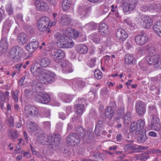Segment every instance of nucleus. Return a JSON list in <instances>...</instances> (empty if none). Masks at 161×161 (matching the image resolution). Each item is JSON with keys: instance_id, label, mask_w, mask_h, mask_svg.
<instances>
[{"instance_id": "obj_46", "label": "nucleus", "mask_w": 161, "mask_h": 161, "mask_svg": "<svg viewBox=\"0 0 161 161\" xmlns=\"http://www.w3.org/2000/svg\"><path fill=\"white\" fill-rule=\"evenodd\" d=\"M92 133L90 131H87V132L84 133L82 134V136L83 140H88L92 138Z\"/></svg>"}, {"instance_id": "obj_30", "label": "nucleus", "mask_w": 161, "mask_h": 161, "mask_svg": "<svg viewBox=\"0 0 161 161\" xmlns=\"http://www.w3.org/2000/svg\"><path fill=\"white\" fill-rule=\"evenodd\" d=\"M38 63L41 68L46 67L50 64L51 61L49 58L45 57L40 59Z\"/></svg>"}, {"instance_id": "obj_35", "label": "nucleus", "mask_w": 161, "mask_h": 161, "mask_svg": "<svg viewBox=\"0 0 161 161\" xmlns=\"http://www.w3.org/2000/svg\"><path fill=\"white\" fill-rule=\"evenodd\" d=\"M72 3L71 0H63L62 7L63 10H66L68 9L70 7Z\"/></svg>"}, {"instance_id": "obj_26", "label": "nucleus", "mask_w": 161, "mask_h": 161, "mask_svg": "<svg viewBox=\"0 0 161 161\" xmlns=\"http://www.w3.org/2000/svg\"><path fill=\"white\" fill-rule=\"evenodd\" d=\"M64 56V53L60 49H58L57 51H53L51 55L53 58H56L58 59L62 58Z\"/></svg>"}, {"instance_id": "obj_42", "label": "nucleus", "mask_w": 161, "mask_h": 161, "mask_svg": "<svg viewBox=\"0 0 161 161\" xmlns=\"http://www.w3.org/2000/svg\"><path fill=\"white\" fill-rule=\"evenodd\" d=\"M73 97L72 96L62 94L61 95V98L62 99L65 103H69L72 100Z\"/></svg>"}, {"instance_id": "obj_28", "label": "nucleus", "mask_w": 161, "mask_h": 161, "mask_svg": "<svg viewBox=\"0 0 161 161\" xmlns=\"http://www.w3.org/2000/svg\"><path fill=\"white\" fill-rule=\"evenodd\" d=\"M146 131H140L138 133L139 136L137 137V140L140 143H144L146 141L147 137L146 135Z\"/></svg>"}, {"instance_id": "obj_47", "label": "nucleus", "mask_w": 161, "mask_h": 161, "mask_svg": "<svg viewBox=\"0 0 161 161\" xmlns=\"http://www.w3.org/2000/svg\"><path fill=\"white\" fill-rule=\"evenodd\" d=\"M85 130V129L82 127L79 126L75 128L76 134L79 136L80 137L81 136V134L82 135V134L84 133Z\"/></svg>"}, {"instance_id": "obj_48", "label": "nucleus", "mask_w": 161, "mask_h": 161, "mask_svg": "<svg viewBox=\"0 0 161 161\" xmlns=\"http://www.w3.org/2000/svg\"><path fill=\"white\" fill-rule=\"evenodd\" d=\"M6 122L10 127H12L14 126L13 118L11 115L7 118Z\"/></svg>"}, {"instance_id": "obj_31", "label": "nucleus", "mask_w": 161, "mask_h": 161, "mask_svg": "<svg viewBox=\"0 0 161 161\" xmlns=\"http://www.w3.org/2000/svg\"><path fill=\"white\" fill-rule=\"evenodd\" d=\"M13 23V21L12 19L8 18L6 20L4 23L3 29L5 30L6 31H8Z\"/></svg>"}, {"instance_id": "obj_51", "label": "nucleus", "mask_w": 161, "mask_h": 161, "mask_svg": "<svg viewBox=\"0 0 161 161\" xmlns=\"http://www.w3.org/2000/svg\"><path fill=\"white\" fill-rule=\"evenodd\" d=\"M132 117V113L130 111H127L126 114L125 113L123 119L125 121L127 120L129 122L131 120Z\"/></svg>"}, {"instance_id": "obj_29", "label": "nucleus", "mask_w": 161, "mask_h": 161, "mask_svg": "<svg viewBox=\"0 0 161 161\" xmlns=\"http://www.w3.org/2000/svg\"><path fill=\"white\" fill-rule=\"evenodd\" d=\"M75 111L79 115H81L85 111L84 104H76L75 105Z\"/></svg>"}, {"instance_id": "obj_16", "label": "nucleus", "mask_w": 161, "mask_h": 161, "mask_svg": "<svg viewBox=\"0 0 161 161\" xmlns=\"http://www.w3.org/2000/svg\"><path fill=\"white\" fill-rule=\"evenodd\" d=\"M35 4L36 9L38 10L45 11L48 8L47 4L43 1L36 0Z\"/></svg>"}, {"instance_id": "obj_41", "label": "nucleus", "mask_w": 161, "mask_h": 161, "mask_svg": "<svg viewBox=\"0 0 161 161\" xmlns=\"http://www.w3.org/2000/svg\"><path fill=\"white\" fill-rule=\"evenodd\" d=\"M125 113V110L123 108H121L120 109L118 110V112L117 114V118H114V120L117 122H119V119L120 118L123 119V116Z\"/></svg>"}, {"instance_id": "obj_6", "label": "nucleus", "mask_w": 161, "mask_h": 161, "mask_svg": "<svg viewBox=\"0 0 161 161\" xmlns=\"http://www.w3.org/2000/svg\"><path fill=\"white\" fill-rule=\"evenodd\" d=\"M43 74H44V75L42 78V79H41V80L43 81L42 82L45 83H51L54 81L55 80V73L48 71L47 70L44 69L43 70Z\"/></svg>"}, {"instance_id": "obj_8", "label": "nucleus", "mask_w": 161, "mask_h": 161, "mask_svg": "<svg viewBox=\"0 0 161 161\" xmlns=\"http://www.w3.org/2000/svg\"><path fill=\"white\" fill-rule=\"evenodd\" d=\"M60 136L58 135L51 134L46 138V145H53L55 147L60 143Z\"/></svg>"}, {"instance_id": "obj_3", "label": "nucleus", "mask_w": 161, "mask_h": 161, "mask_svg": "<svg viewBox=\"0 0 161 161\" xmlns=\"http://www.w3.org/2000/svg\"><path fill=\"white\" fill-rule=\"evenodd\" d=\"M50 23V20L48 17L45 16L42 17L38 20L37 28L40 31L44 32L49 27Z\"/></svg>"}, {"instance_id": "obj_59", "label": "nucleus", "mask_w": 161, "mask_h": 161, "mask_svg": "<svg viewBox=\"0 0 161 161\" xmlns=\"http://www.w3.org/2000/svg\"><path fill=\"white\" fill-rule=\"evenodd\" d=\"M135 149H137L138 152H142L145 149H147L148 147L145 146H141L136 145L135 146Z\"/></svg>"}, {"instance_id": "obj_50", "label": "nucleus", "mask_w": 161, "mask_h": 161, "mask_svg": "<svg viewBox=\"0 0 161 161\" xmlns=\"http://www.w3.org/2000/svg\"><path fill=\"white\" fill-rule=\"evenodd\" d=\"M19 92L17 90L15 91H12L11 94L13 100L14 102L17 103L18 102V94Z\"/></svg>"}, {"instance_id": "obj_18", "label": "nucleus", "mask_w": 161, "mask_h": 161, "mask_svg": "<svg viewBox=\"0 0 161 161\" xmlns=\"http://www.w3.org/2000/svg\"><path fill=\"white\" fill-rule=\"evenodd\" d=\"M137 5V2L135 0L127 3L123 7V11L125 12H128L134 9Z\"/></svg>"}, {"instance_id": "obj_54", "label": "nucleus", "mask_w": 161, "mask_h": 161, "mask_svg": "<svg viewBox=\"0 0 161 161\" xmlns=\"http://www.w3.org/2000/svg\"><path fill=\"white\" fill-rule=\"evenodd\" d=\"M10 138L13 140L17 139L18 136L17 132L14 130H11L10 132Z\"/></svg>"}, {"instance_id": "obj_37", "label": "nucleus", "mask_w": 161, "mask_h": 161, "mask_svg": "<svg viewBox=\"0 0 161 161\" xmlns=\"http://www.w3.org/2000/svg\"><path fill=\"white\" fill-rule=\"evenodd\" d=\"M90 38L93 42L96 43H98L100 42V38L98 34L97 33H93L90 35Z\"/></svg>"}, {"instance_id": "obj_5", "label": "nucleus", "mask_w": 161, "mask_h": 161, "mask_svg": "<svg viewBox=\"0 0 161 161\" xmlns=\"http://www.w3.org/2000/svg\"><path fill=\"white\" fill-rule=\"evenodd\" d=\"M66 141L69 145L76 146L80 142V137L75 133H71L68 135L66 138Z\"/></svg>"}, {"instance_id": "obj_57", "label": "nucleus", "mask_w": 161, "mask_h": 161, "mask_svg": "<svg viewBox=\"0 0 161 161\" xmlns=\"http://www.w3.org/2000/svg\"><path fill=\"white\" fill-rule=\"evenodd\" d=\"M96 61V58H91L88 63V66L90 68H93L95 66Z\"/></svg>"}, {"instance_id": "obj_10", "label": "nucleus", "mask_w": 161, "mask_h": 161, "mask_svg": "<svg viewBox=\"0 0 161 161\" xmlns=\"http://www.w3.org/2000/svg\"><path fill=\"white\" fill-rule=\"evenodd\" d=\"M43 69L39 66H36L35 64H32L30 66V70L31 74L35 77L39 76L43 74Z\"/></svg>"}, {"instance_id": "obj_32", "label": "nucleus", "mask_w": 161, "mask_h": 161, "mask_svg": "<svg viewBox=\"0 0 161 161\" xmlns=\"http://www.w3.org/2000/svg\"><path fill=\"white\" fill-rule=\"evenodd\" d=\"M77 51L80 54H86L88 50L87 47L84 44H80L77 45Z\"/></svg>"}, {"instance_id": "obj_58", "label": "nucleus", "mask_w": 161, "mask_h": 161, "mask_svg": "<svg viewBox=\"0 0 161 161\" xmlns=\"http://www.w3.org/2000/svg\"><path fill=\"white\" fill-rule=\"evenodd\" d=\"M135 146L132 144H127L125 145V151L135 149Z\"/></svg>"}, {"instance_id": "obj_64", "label": "nucleus", "mask_w": 161, "mask_h": 161, "mask_svg": "<svg viewBox=\"0 0 161 161\" xmlns=\"http://www.w3.org/2000/svg\"><path fill=\"white\" fill-rule=\"evenodd\" d=\"M149 108L150 112L155 115V113L157 112L155 108L153 106H150L149 107Z\"/></svg>"}, {"instance_id": "obj_22", "label": "nucleus", "mask_w": 161, "mask_h": 161, "mask_svg": "<svg viewBox=\"0 0 161 161\" xmlns=\"http://www.w3.org/2000/svg\"><path fill=\"white\" fill-rule=\"evenodd\" d=\"M26 124L28 131L30 132H34L38 129L37 125L34 122L29 121Z\"/></svg>"}, {"instance_id": "obj_55", "label": "nucleus", "mask_w": 161, "mask_h": 161, "mask_svg": "<svg viewBox=\"0 0 161 161\" xmlns=\"http://www.w3.org/2000/svg\"><path fill=\"white\" fill-rule=\"evenodd\" d=\"M94 75L95 77L97 79H100L102 77V73L99 69L95 70Z\"/></svg>"}, {"instance_id": "obj_23", "label": "nucleus", "mask_w": 161, "mask_h": 161, "mask_svg": "<svg viewBox=\"0 0 161 161\" xmlns=\"http://www.w3.org/2000/svg\"><path fill=\"white\" fill-rule=\"evenodd\" d=\"M0 47L1 51L3 53H5L8 48V43L7 38L5 37L2 38L0 41Z\"/></svg>"}, {"instance_id": "obj_13", "label": "nucleus", "mask_w": 161, "mask_h": 161, "mask_svg": "<svg viewBox=\"0 0 161 161\" xmlns=\"http://www.w3.org/2000/svg\"><path fill=\"white\" fill-rule=\"evenodd\" d=\"M116 108L115 103L114 102H110L109 106L106 109L105 113L106 117L109 119H111L114 114V110Z\"/></svg>"}, {"instance_id": "obj_39", "label": "nucleus", "mask_w": 161, "mask_h": 161, "mask_svg": "<svg viewBox=\"0 0 161 161\" xmlns=\"http://www.w3.org/2000/svg\"><path fill=\"white\" fill-rule=\"evenodd\" d=\"M134 131H135L136 134L138 135L140 131L138 129L137 123L136 122L132 121L131 124L130 131L133 132Z\"/></svg>"}, {"instance_id": "obj_4", "label": "nucleus", "mask_w": 161, "mask_h": 161, "mask_svg": "<svg viewBox=\"0 0 161 161\" xmlns=\"http://www.w3.org/2000/svg\"><path fill=\"white\" fill-rule=\"evenodd\" d=\"M24 111L26 117H38L39 115L38 109L31 105L26 106Z\"/></svg>"}, {"instance_id": "obj_43", "label": "nucleus", "mask_w": 161, "mask_h": 161, "mask_svg": "<svg viewBox=\"0 0 161 161\" xmlns=\"http://www.w3.org/2000/svg\"><path fill=\"white\" fill-rule=\"evenodd\" d=\"M145 50L146 51L148 52L150 55L155 54V51L154 48L150 44H149L144 46Z\"/></svg>"}, {"instance_id": "obj_25", "label": "nucleus", "mask_w": 161, "mask_h": 161, "mask_svg": "<svg viewBox=\"0 0 161 161\" xmlns=\"http://www.w3.org/2000/svg\"><path fill=\"white\" fill-rule=\"evenodd\" d=\"M65 32L69 36L74 39H76L79 35V32L77 31L70 28L66 29Z\"/></svg>"}, {"instance_id": "obj_62", "label": "nucleus", "mask_w": 161, "mask_h": 161, "mask_svg": "<svg viewBox=\"0 0 161 161\" xmlns=\"http://www.w3.org/2000/svg\"><path fill=\"white\" fill-rule=\"evenodd\" d=\"M137 50L139 53L142 55H143L145 53V51L144 47H138Z\"/></svg>"}, {"instance_id": "obj_20", "label": "nucleus", "mask_w": 161, "mask_h": 161, "mask_svg": "<svg viewBox=\"0 0 161 161\" xmlns=\"http://www.w3.org/2000/svg\"><path fill=\"white\" fill-rule=\"evenodd\" d=\"M9 93L8 91L5 92H0V106L1 108L3 109V108H5L4 106V103H5L6 99L8 97Z\"/></svg>"}, {"instance_id": "obj_56", "label": "nucleus", "mask_w": 161, "mask_h": 161, "mask_svg": "<svg viewBox=\"0 0 161 161\" xmlns=\"http://www.w3.org/2000/svg\"><path fill=\"white\" fill-rule=\"evenodd\" d=\"M42 113L44 117H48L50 115V111L48 109L46 108L43 109Z\"/></svg>"}, {"instance_id": "obj_24", "label": "nucleus", "mask_w": 161, "mask_h": 161, "mask_svg": "<svg viewBox=\"0 0 161 161\" xmlns=\"http://www.w3.org/2000/svg\"><path fill=\"white\" fill-rule=\"evenodd\" d=\"M108 26L105 23H100L98 27V31L100 34L103 36H105L107 34Z\"/></svg>"}, {"instance_id": "obj_33", "label": "nucleus", "mask_w": 161, "mask_h": 161, "mask_svg": "<svg viewBox=\"0 0 161 161\" xmlns=\"http://www.w3.org/2000/svg\"><path fill=\"white\" fill-rule=\"evenodd\" d=\"M125 60L126 64L128 65L136 63L135 58L132 55L129 54L125 56Z\"/></svg>"}, {"instance_id": "obj_21", "label": "nucleus", "mask_w": 161, "mask_h": 161, "mask_svg": "<svg viewBox=\"0 0 161 161\" xmlns=\"http://www.w3.org/2000/svg\"><path fill=\"white\" fill-rule=\"evenodd\" d=\"M151 55L150 56H147L146 58V59L148 62V64L150 65H157L159 62L158 59H157L156 56Z\"/></svg>"}, {"instance_id": "obj_19", "label": "nucleus", "mask_w": 161, "mask_h": 161, "mask_svg": "<svg viewBox=\"0 0 161 161\" xmlns=\"http://www.w3.org/2000/svg\"><path fill=\"white\" fill-rule=\"evenodd\" d=\"M38 45V42L37 41H32L27 44L26 49L29 52H33L37 49Z\"/></svg>"}, {"instance_id": "obj_49", "label": "nucleus", "mask_w": 161, "mask_h": 161, "mask_svg": "<svg viewBox=\"0 0 161 161\" xmlns=\"http://www.w3.org/2000/svg\"><path fill=\"white\" fill-rule=\"evenodd\" d=\"M73 71V69L71 64H69V65L66 68L63 69L62 72L64 73H69L72 72Z\"/></svg>"}, {"instance_id": "obj_14", "label": "nucleus", "mask_w": 161, "mask_h": 161, "mask_svg": "<svg viewBox=\"0 0 161 161\" xmlns=\"http://www.w3.org/2000/svg\"><path fill=\"white\" fill-rule=\"evenodd\" d=\"M135 41L138 45H141L145 44L148 40L147 35L143 33L141 35H138L135 36Z\"/></svg>"}, {"instance_id": "obj_34", "label": "nucleus", "mask_w": 161, "mask_h": 161, "mask_svg": "<svg viewBox=\"0 0 161 161\" xmlns=\"http://www.w3.org/2000/svg\"><path fill=\"white\" fill-rule=\"evenodd\" d=\"M136 123L138 129H139L140 132L146 131L145 129V122L143 119H139Z\"/></svg>"}, {"instance_id": "obj_52", "label": "nucleus", "mask_w": 161, "mask_h": 161, "mask_svg": "<svg viewBox=\"0 0 161 161\" xmlns=\"http://www.w3.org/2000/svg\"><path fill=\"white\" fill-rule=\"evenodd\" d=\"M149 158L148 154L145 153H143L141 154H140L139 160L141 161H145L147 160Z\"/></svg>"}, {"instance_id": "obj_12", "label": "nucleus", "mask_w": 161, "mask_h": 161, "mask_svg": "<svg viewBox=\"0 0 161 161\" xmlns=\"http://www.w3.org/2000/svg\"><path fill=\"white\" fill-rule=\"evenodd\" d=\"M128 35L123 29L120 28L116 32V39L119 42L125 41L127 38Z\"/></svg>"}, {"instance_id": "obj_17", "label": "nucleus", "mask_w": 161, "mask_h": 161, "mask_svg": "<svg viewBox=\"0 0 161 161\" xmlns=\"http://www.w3.org/2000/svg\"><path fill=\"white\" fill-rule=\"evenodd\" d=\"M71 19L70 17L66 14H64L62 16L60 20V24L62 26H67L70 24Z\"/></svg>"}, {"instance_id": "obj_61", "label": "nucleus", "mask_w": 161, "mask_h": 161, "mask_svg": "<svg viewBox=\"0 0 161 161\" xmlns=\"http://www.w3.org/2000/svg\"><path fill=\"white\" fill-rule=\"evenodd\" d=\"M24 93L29 97H31L32 96V92L31 90L29 89H26Z\"/></svg>"}, {"instance_id": "obj_40", "label": "nucleus", "mask_w": 161, "mask_h": 161, "mask_svg": "<svg viewBox=\"0 0 161 161\" xmlns=\"http://www.w3.org/2000/svg\"><path fill=\"white\" fill-rule=\"evenodd\" d=\"M19 41L22 44L25 43L28 40L26 35L24 33H20L18 36Z\"/></svg>"}, {"instance_id": "obj_15", "label": "nucleus", "mask_w": 161, "mask_h": 161, "mask_svg": "<svg viewBox=\"0 0 161 161\" xmlns=\"http://www.w3.org/2000/svg\"><path fill=\"white\" fill-rule=\"evenodd\" d=\"M37 99L41 103L43 104H47L51 100V97L49 94L46 93L41 92L37 96Z\"/></svg>"}, {"instance_id": "obj_36", "label": "nucleus", "mask_w": 161, "mask_h": 161, "mask_svg": "<svg viewBox=\"0 0 161 161\" xmlns=\"http://www.w3.org/2000/svg\"><path fill=\"white\" fill-rule=\"evenodd\" d=\"M85 27L89 30H94L97 27V24L92 21L85 24Z\"/></svg>"}, {"instance_id": "obj_63", "label": "nucleus", "mask_w": 161, "mask_h": 161, "mask_svg": "<svg viewBox=\"0 0 161 161\" xmlns=\"http://www.w3.org/2000/svg\"><path fill=\"white\" fill-rule=\"evenodd\" d=\"M86 97H80L78 99V103L80 104H83V103H86Z\"/></svg>"}, {"instance_id": "obj_7", "label": "nucleus", "mask_w": 161, "mask_h": 161, "mask_svg": "<svg viewBox=\"0 0 161 161\" xmlns=\"http://www.w3.org/2000/svg\"><path fill=\"white\" fill-rule=\"evenodd\" d=\"M153 20L148 16H142L139 18V23L144 28L149 29L153 25Z\"/></svg>"}, {"instance_id": "obj_45", "label": "nucleus", "mask_w": 161, "mask_h": 161, "mask_svg": "<svg viewBox=\"0 0 161 161\" xmlns=\"http://www.w3.org/2000/svg\"><path fill=\"white\" fill-rule=\"evenodd\" d=\"M89 9L88 8H86L84 10H80L79 11V14L81 16V18H84L87 16L88 15V11Z\"/></svg>"}, {"instance_id": "obj_44", "label": "nucleus", "mask_w": 161, "mask_h": 161, "mask_svg": "<svg viewBox=\"0 0 161 161\" xmlns=\"http://www.w3.org/2000/svg\"><path fill=\"white\" fill-rule=\"evenodd\" d=\"M6 10L9 15H12L14 13V9L12 5L8 3L5 6Z\"/></svg>"}, {"instance_id": "obj_53", "label": "nucleus", "mask_w": 161, "mask_h": 161, "mask_svg": "<svg viewBox=\"0 0 161 161\" xmlns=\"http://www.w3.org/2000/svg\"><path fill=\"white\" fill-rule=\"evenodd\" d=\"M85 83L81 80H79L77 82H76L74 85L75 86V88H82L84 87Z\"/></svg>"}, {"instance_id": "obj_9", "label": "nucleus", "mask_w": 161, "mask_h": 161, "mask_svg": "<svg viewBox=\"0 0 161 161\" xmlns=\"http://www.w3.org/2000/svg\"><path fill=\"white\" fill-rule=\"evenodd\" d=\"M146 105L145 103L141 101H138L136 103V109L139 116H143L146 112Z\"/></svg>"}, {"instance_id": "obj_11", "label": "nucleus", "mask_w": 161, "mask_h": 161, "mask_svg": "<svg viewBox=\"0 0 161 161\" xmlns=\"http://www.w3.org/2000/svg\"><path fill=\"white\" fill-rule=\"evenodd\" d=\"M150 117L152 129L156 131L159 130L161 128L159 119L153 114H152Z\"/></svg>"}, {"instance_id": "obj_60", "label": "nucleus", "mask_w": 161, "mask_h": 161, "mask_svg": "<svg viewBox=\"0 0 161 161\" xmlns=\"http://www.w3.org/2000/svg\"><path fill=\"white\" fill-rule=\"evenodd\" d=\"M70 64L71 63L67 60H63L61 62V66L63 68V69H64L66 68L69 65V64Z\"/></svg>"}, {"instance_id": "obj_38", "label": "nucleus", "mask_w": 161, "mask_h": 161, "mask_svg": "<svg viewBox=\"0 0 161 161\" xmlns=\"http://www.w3.org/2000/svg\"><path fill=\"white\" fill-rule=\"evenodd\" d=\"M47 135L43 133H42L38 135L37 139L38 142L42 144H45L46 143V136Z\"/></svg>"}, {"instance_id": "obj_2", "label": "nucleus", "mask_w": 161, "mask_h": 161, "mask_svg": "<svg viewBox=\"0 0 161 161\" xmlns=\"http://www.w3.org/2000/svg\"><path fill=\"white\" fill-rule=\"evenodd\" d=\"M23 48L19 47L16 46L11 49L9 53L11 59L14 62H17L21 60V56L23 53Z\"/></svg>"}, {"instance_id": "obj_1", "label": "nucleus", "mask_w": 161, "mask_h": 161, "mask_svg": "<svg viewBox=\"0 0 161 161\" xmlns=\"http://www.w3.org/2000/svg\"><path fill=\"white\" fill-rule=\"evenodd\" d=\"M57 45L61 48H71L74 45V43L69 37L62 34L58 39Z\"/></svg>"}, {"instance_id": "obj_27", "label": "nucleus", "mask_w": 161, "mask_h": 161, "mask_svg": "<svg viewBox=\"0 0 161 161\" xmlns=\"http://www.w3.org/2000/svg\"><path fill=\"white\" fill-rule=\"evenodd\" d=\"M153 29L159 37H161V21L157 22L153 26Z\"/></svg>"}]
</instances>
